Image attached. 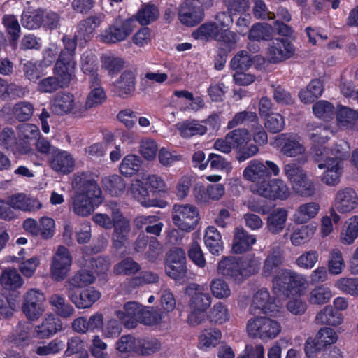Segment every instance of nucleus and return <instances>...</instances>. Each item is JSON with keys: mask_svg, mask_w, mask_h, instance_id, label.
Returning a JSON list of instances; mask_svg holds the SVG:
<instances>
[{"mask_svg": "<svg viewBox=\"0 0 358 358\" xmlns=\"http://www.w3.org/2000/svg\"><path fill=\"white\" fill-rule=\"evenodd\" d=\"M245 124L248 127H253L259 124L258 117L256 113L243 110L237 113L232 120H229L227 124L228 129H233L239 124Z\"/></svg>", "mask_w": 358, "mask_h": 358, "instance_id": "48", "label": "nucleus"}, {"mask_svg": "<svg viewBox=\"0 0 358 358\" xmlns=\"http://www.w3.org/2000/svg\"><path fill=\"white\" fill-rule=\"evenodd\" d=\"M343 320L341 312L335 310L331 306H325L319 312L315 317V322L317 324H327L330 326L340 325Z\"/></svg>", "mask_w": 358, "mask_h": 358, "instance_id": "38", "label": "nucleus"}, {"mask_svg": "<svg viewBox=\"0 0 358 358\" xmlns=\"http://www.w3.org/2000/svg\"><path fill=\"white\" fill-rule=\"evenodd\" d=\"M251 55L246 50L238 51L230 61V67L234 71H246L252 65Z\"/></svg>", "mask_w": 358, "mask_h": 358, "instance_id": "56", "label": "nucleus"}, {"mask_svg": "<svg viewBox=\"0 0 358 358\" xmlns=\"http://www.w3.org/2000/svg\"><path fill=\"white\" fill-rule=\"evenodd\" d=\"M75 73L55 63L53 68L54 76L41 80L38 83V91L52 94L59 89L66 88L75 77Z\"/></svg>", "mask_w": 358, "mask_h": 358, "instance_id": "5", "label": "nucleus"}, {"mask_svg": "<svg viewBox=\"0 0 358 358\" xmlns=\"http://www.w3.org/2000/svg\"><path fill=\"white\" fill-rule=\"evenodd\" d=\"M172 220L180 230L191 231L199 223L197 208L191 204H175L173 207Z\"/></svg>", "mask_w": 358, "mask_h": 358, "instance_id": "8", "label": "nucleus"}, {"mask_svg": "<svg viewBox=\"0 0 358 358\" xmlns=\"http://www.w3.org/2000/svg\"><path fill=\"white\" fill-rule=\"evenodd\" d=\"M252 135L248 129L238 128L228 133V140L236 152V158L239 162H244L258 153L257 145L250 143Z\"/></svg>", "mask_w": 358, "mask_h": 358, "instance_id": "4", "label": "nucleus"}, {"mask_svg": "<svg viewBox=\"0 0 358 358\" xmlns=\"http://www.w3.org/2000/svg\"><path fill=\"white\" fill-rule=\"evenodd\" d=\"M141 166L142 160L139 156L129 154L122 159L119 169L122 175L131 177L138 173Z\"/></svg>", "mask_w": 358, "mask_h": 358, "instance_id": "44", "label": "nucleus"}, {"mask_svg": "<svg viewBox=\"0 0 358 358\" xmlns=\"http://www.w3.org/2000/svg\"><path fill=\"white\" fill-rule=\"evenodd\" d=\"M72 256L69 248L59 245L50 264V272L52 280L56 282L64 280L71 269Z\"/></svg>", "mask_w": 358, "mask_h": 358, "instance_id": "9", "label": "nucleus"}, {"mask_svg": "<svg viewBox=\"0 0 358 358\" xmlns=\"http://www.w3.org/2000/svg\"><path fill=\"white\" fill-rule=\"evenodd\" d=\"M49 301L53 307V310L58 316L68 318L71 317L75 313V309L72 305L68 303L62 295L53 294L50 297Z\"/></svg>", "mask_w": 358, "mask_h": 358, "instance_id": "45", "label": "nucleus"}, {"mask_svg": "<svg viewBox=\"0 0 358 358\" xmlns=\"http://www.w3.org/2000/svg\"><path fill=\"white\" fill-rule=\"evenodd\" d=\"M159 17V10L153 4H143L136 13V20L143 26L155 22Z\"/></svg>", "mask_w": 358, "mask_h": 358, "instance_id": "57", "label": "nucleus"}, {"mask_svg": "<svg viewBox=\"0 0 358 358\" xmlns=\"http://www.w3.org/2000/svg\"><path fill=\"white\" fill-rule=\"evenodd\" d=\"M213 4V0H185L180 6L178 19L187 27H195L203 21L205 10Z\"/></svg>", "mask_w": 358, "mask_h": 358, "instance_id": "3", "label": "nucleus"}, {"mask_svg": "<svg viewBox=\"0 0 358 358\" xmlns=\"http://www.w3.org/2000/svg\"><path fill=\"white\" fill-rule=\"evenodd\" d=\"M30 324L25 322H20L16 327L15 331L11 337V341L17 346H24L29 344L30 341Z\"/></svg>", "mask_w": 358, "mask_h": 358, "instance_id": "62", "label": "nucleus"}, {"mask_svg": "<svg viewBox=\"0 0 358 358\" xmlns=\"http://www.w3.org/2000/svg\"><path fill=\"white\" fill-rule=\"evenodd\" d=\"M78 39H80V37L76 36V34L73 37L67 35L63 36L64 49L59 52L57 60L55 62L74 72H76V66L75 55Z\"/></svg>", "mask_w": 358, "mask_h": 358, "instance_id": "18", "label": "nucleus"}, {"mask_svg": "<svg viewBox=\"0 0 358 358\" xmlns=\"http://www.w3.org/2000/svg\"><path fill=\"white\" fill-rule=\"evenodd\" d=\"M160 348L161 343L155 338H137L136 353L148 356L155 353Z\"/></svg>", "mask_w": 358, "mask_h": 358, "instance_id": "54", "label": "nucleus"}, {"mask_svg": "<svg viewBox=\"0 0 358 358\" xmlns=\"http://www.w3.org/2000/svg\"><path fill=\"white\" fill-rule=\"evenodd\" d=\"M341 292L354 297H358V278H341L336 283Z\"/></svg>", "mask_w": 358, "mask_h": 358, "instance_id": "64", "label": "nucleus"}, {"mask_svg": "<svg viewBox=\"0 0 358 358\" xmlns=\"http://www.w3.org/2000/svg\"><path fill=\"white\" fill-rule=\"evenodd\" d=\"M189 289L194 290L189 301L191 309L206 312L211 304L210 294L203 292V288L197 284H192Z\"/></svg>", "mask_w": 358, "mask_h": 358, "instance_id": "32", "label": "nucleus"}, {"mask_svg": "<svg viewBox=\"0 0 358 358\" xmlns=\"http://www.w3.org/2000/svg\"><path fill=\"white\" fill-rule=\"evenodd\" d=\"M238 38L235 32L227 29L220 31L215 40L218 41V48L231 52L236 48Z\"/></svg>", "mask_w": 358, "mask_h": 358, "instance_id": "58", "label": "nucleus"}, {"mask_svg": "<svg viewBox=\"0 0 358 358\" xmlns=\"http://www.w3.org/2000/svg\"><path fill=\"white\" fill-rule=\"evenodd\" d=\"M268 50L269 60L273 64L291 58L295 52L294 45L290 40L280 38H271Z\"/></svg>", "mask_w": 358, "mask_h": 358, "instance_id": "15", "label": "nucleus"}, {"mask_svg": "<svg viewBox=\"0 0 358 358\" xmlns=\"http://www.w3.org/2000/svg\"><path fill=\"white\" fill-rule=\"evenodd\" d=\"M256 192L262 196L273 200H285L289 196V188L280 179L269 178Z\"/></svg>", "mask_w": 358, "mask_h": 358, "instance_id": "17", "label": "nucleus"}, {"mask_svg": "<svg viewBox=\"0 0 358 358\" xmlns=\"http://www.w3.org/2000/svg\"><path fill=\"white\" fill-rule=\"evenodd\" d=\"M140 265L131 257H126L114 266L113 272L117 275H130L138 273Z\"/></svg>", "mask_w": 358, "mask_h": 358, "instance_id": "63", "label": "nucleus"}, {"mask_svg": "<svg viewBox=\"0 0 358 358\" xmlns=\"http://www.w3.org/2000/svg\"><path fill=\"white\" fill-rule=\"evenodd\" d=\"M143 310V306L135 301H129L124 305V310L115 311V315L124 322L125 327L134 329L137 327Z\"/></svg>", "mask_w": 358, "mask_h": 358, "instance_id": "22", "label": "nucleus"}, {"mask_svg": "<svg viewBox=\"0 0 358 358\" xmlns=\"http://www.w3.org/2000/svg\"><path fill=\"white\" fill-rule=\"evenodd\" d=\"M62 320L57 316L50 314L45 317L42 323L35 328L36 336L38 338H48L62 329Z\"/></svg>", "mask_w": 358, "mask_h": 358, "instance_id": "29", "label": "nucleus"}, {"mask_svg": "<svg viewBox=\"0 0 358 358\" xmlns=\"http://www.w3.org/2000/svg\"><path fill=\"white\" fill-rule=\"evenodd\" d=\"M2 24L9 36L11 45H16L21 34V27L17 17L14 15H4L2 17Z\"/></svg>", "mask_w": 358, "mask_h": 358, "instance_id": "43", "label": "nucleus"}, {"mask_svg": "<svg viewBox=\"0 0 358 358\" xmlns=\"http://www.w3.org/2000/svg\"><path fill=\"white\" fill-rule=\"evenodd\" d=\"M23 283L22 278L15 269L4 270L0 275V285L8 294L20 288Z\"/></svg>", "mask_w": 358, "mask_h": 358, "instance_id": "39", "label": "nucleus"}, {"mask_svg": "<svg viewBox=\"0 0 358 358\" xmlns=\"http://www.w3.org/2000/svg\"><path fill=\"white\" fill-rule=\"evenodd\" d=\"M301 137L296 133H282L275 138V144L280 152L287 157L303 155L306 148L301 143Z\"/></svg>", "mask_w": 358, "mask_h": 358, "instance_id": "11", "label": "nucleus"}, {"mask_svg": "<svg viewBox=\"0 0 358 358\" xmlns=\"http://www.w3.org/2000/svg\"><path fill=\"white\" fill-rule=\"evenodd\" d=\"M217 271L227 279L236 284L243 282L240 258L232 256L223 257L218 263Z\"/></svg>", "mask_w": 358, "mask_h": 358, "instance_id": "19", "label": "nucleus"}, {"mask_svg": "<svg viewBox=\"0 0 358 358\" xmlns=\"http://www.w3.org/2000/svg\"><path fill=\"white\" fill-rule=\"evenodd\" d=\"M0 147L13 152L14 155L27 154L28 146L21 145L17 140L14 130L10 127H4L0 132Z\"/></svg>", "mask_w": 358, "mask_h": 358, "instance_id": "27", "label": "nucleus"}, {"mask_svg": "<svg viewBox=\"0 0 358 358\" xmlns=\"http://www.w3.org/2000/svg\"><path fill=\"white\" fill-rule=\"evenodd\" d=\"M102 21L103 20L99 15H91L81 20L77 25L76 36L80 37V40L85 42L88 41Z\"/></svg>", "mask_w": 358, "mask_h": 358, "instance_id": "31", "label": "nucleus"}, {"mask_svg": "<svg viewBox=\"0 0 358 358\" xmlns=\"http://www.w3.org/2000/svg\"><path fill=\"white\" fill-rule=\"evenodd\" d=\"M186 255L180 248L171 250L165 259V272L172 279L180 280L187 275Z\"/></svg>", "mask_w": 358, "mask_h": 358, "instance_id": "10", "label": "nucleus"}, {"mask_svg": "<svg viewBox=\"0 0 358 358\" xmlns=\"http://www.w3.org/2000/svg\"><path fill=\"white\" fill-rule=\"evenodd\" d=\"M80 68L85 75L90 77L93 83L98 80V66L94 55L88 52L83 53L80 58Z\"/></svg>", "mask_w": 358, "mask_h": 358, "instance_id": "53", "label": "nucleus"}, {"mask_svg": "<svg viewBox=\"0 0 358 358\" xmlns=\"http://www.w3.org/2000/svg\"><path fill=\"white\" fill-rule=\"evenodd\" d=\"M273 290L286 297L301 296L306 289V278L294 270L281 268L273 278Z\"/></svg>", "mask_w": 358, "mask_h": 358, "instance_id": "2", "label": "nucleus"}, {"mask_svg": "<svg viewBox=\"0 0 358 358\" xmlns=\"http://www.w3.org/2000/svg\"><path fill=\"white\" fill-rule=\"evenodd\" d=\"M136 89V76L131 71H124L115 82L113 92L119 97L126 99L132 95Z\"/></svg>", "mask_w": 358, "mask_h": 358, "instance_id": "23", "label": "nucleus"}, {"mask_svg": "<svg viewBox=\"0 0 358 358\" xmlns=\"http://www.w3.org/2000/svg\"><path fill=\"white\" fill-rule=\"evenodd\" d=\"M335 115L338 124L345 127H352L358 120L357 110L343 105H338Z\"/></svg>", "mask_w": 358, "mask_h": 358, "instance_id": "47", "label": "nucleus"}, {"mask_svg": "<svg viewBox=\"0 0 358 358\" xmlns=\"http://www.w3.org/2000/svg\"><path fill=\"white\" fill-rule=\"evenodd\" d=\"M256 237L250 235L243 227H236L234 233L232 252L235 254H242L251 250L256 243Z\"/></svg>", "mask_w": 358, "mask_h": 358, "instance_id": "28", "label": "nucleus"}, {"mask_svg": "<svg viewBox=\"0 0 358 358\" xmlns=\"http://www.w3.org/2000/svg\"><path fill=\"white\" fill-rule=\"evenodd\" d=\"M181 136L190 138L196 135H204L207 128L196 120L183 122L178 127Z\"/></svg>", "mask_w": 358, "mask_h": 358, "instance_id": "60", "label": "nucleus"}, {"mask_svg": "<svg viewBox=\"0 0 358 358\" xmlns=\"http://www.w3.org/2000/svg\"><path fill=\"white\" fill-rule=\"evenodd\" d=\"M320 208V205L316 202L301 204L294 214V220L297 224L306 223L316 216Z\"/></svg>", "mask_w": 358, "mask_h": 358, "instance_id": "42", "label": "nucleus"}, {"mask_svg": "<svg viewBox=\"0 0 358 358\" xmlns=\"http://www.w3.org/2000/svg\"><path fill=\"white\" fill-rule=\"evenodd\" d=\"M314 115L324 121H331L335 115L334 106L328 101L320 100L313 105Z\"/></svg>", "mask_w": 358, "mask_h": 358, "instance_id": "55", "label": "nucleus"}, {"mask_svg": "<svg viewBox=\"0 0 358 358\" xmlns=\"http://www.w3.org/2000/svg\"><path fill=\"white\" fill-rule=\"evenodd\" d=\"M102 185L112 196H118L125 190L126 184L123 178L118 175H112L102 179Z\"/></svg>", "mask_w": 358, "mask_h": 358, "instance_id": "46", "label": "nucleus"}, {"mask_svg": "<svg viewBox=\"0 0 358 358\" xmlns=\"http://www.w3.org/2000/svg\"><path fill=\"white\" fill-rule=\"evenodd\" d=\"M247 331L250 336L264 341L275 338L281 331V326L271 318L257 317L248 320Z\"/></svg>", "mask_w": 358, "mask_h": 358, "instance_id": "7", "label": "nucleus"}, {"mask_svg": "<svg viewBox=\"0 0 358 358\" xmlns=\"http://www.w3.org/2000/svg\"><path fill=\"white\" fill-rule=\"evenodd\" d=\"M135 20L131 18H115L114 22L103 30L99 35V41L105 44H115L123 41L134 31Z\"/></svg>", "mask_w": 358, "mask_h": 358, "instance_id": "6", "label": "nucleus"}, {"mask_svg": "<svg viewBox=\"0 0 358 358\" xmlns=\"http://www.w3.org/2000/svg\"><path fill=\"white\" fill-rule=\"evenodd\" d=\"M292 186L294 192L301 196L309 197L315 194V184L308 178L306 173L294 182Z\"/></svg>", "mask_w": 358, "mask_h": 358, "instance_id": "52", "label": "nucleus"}, {"mask_svg": "<svg viewBox=\"0 0 358 358\" xmlns=\"http://www.w3.org/2000/svg\"><path fill=\"white\" fill-rule=\"evenodd\" d=\"M308 136L312 142L315 143L313 146V150L315 152V160L317 162H322L324 155H327L329 151L327 148L323 146L329 140L327 129L325 127L320 125L309 130Z\"/></svg>", "mask_w": 358, "mask_h": 358, "instance_id": "24", "label": "nucleus"}, {"mask_svg": "<svg viewBox=\"0 0 358 358\" xmlns=\"http://www.w3.org/2000/svg\"><path fill=\"white\" fill-rule=\"evenodd\" d=\"M69 299L78 309H86L101 298V292L93 287H87L78 289L77 288L66 289Z\"/></svg>", "mask_w": 358, "mask_h": 358, "instance_id": "13", "label": "nucleus"}, {"mask_svg": "<svg viewBox=\"0 0 358 358\" xmlns=\"http://www.w3.org/2000/svg\"><path fill=\"white\" fill-rule=\"evenodd\" d=\"M94 280L95 277L92 271L85 269L80 270L69 280V285L67 289L85 288L90 287L89 285Z\"/></svg>", "mask_w": 358, "mask_h": 358, "instance_id": "49", "label": "nucleus"}, {"mask_svg": "<svg viewBox=\"0 0 358 358\" xmlns=\"http://www.w3.org/2000/svg\"><path fill=\"white\" fill-rule=\"evenodd\" d=\"M252 307L270 315H273L278 310L275 299L270 296L266 289H261L255 294Z\"/></svg>", "mask_w": 358, "mask_h": 358, "instance_id": "30", "label": "nucleus"}, {"mask_svg": "<svg viewBox=\"0 0 358 358\" xmlns=\"http://www.w3.org/2000/svg\"><path fill=\"white\" fill-rule=\"evenodd\" d=\"M324 162L318 164L320 169H326L323 173L322 180L327 185L335 186L340 181V177L342 174L341 160L338 157L323 158Z\"/></svg>", "mask_w": 358, "mask_h": 358, "instance_id": "20", "label": "nucleus"}, {"mask_svg": "<svg viewBox=\"0 0 358 358\" xmlns=\"http://www.w3.org/2000/svg\"><path fill=\"white\" fill-rule=\"evenodd\" d=\"M121 217L122 216L121 215ZM113 227L114 228L113 245L115 249L119 250L122 248L127 240L130 231V224L127 220L122 217L114 220Z\"/></svg>", "mask_w": 358, "mask_h": 358, "instance_id": "34", "label": "nucleus"}, {"mask_svg": "<svg viewBox=\"0 0 358 358\" xmlns=\"http://www.w3.org/2000/svg\"><path fill=\"white\" fill-rule=\"evenodd\" d=\"M287 220V211L285 208H277L270 213L266 219V229L272 234H278L283 231Z\"/></svg>", "mask_w": 358, "mask_h": 358, "instance_id": "33", "label": "nucleus"}, {"mask_svg": "<svg viewBox=\"0 0 358 358\" xmlns=\"http://www.w3.org/2000/svg\"><path fill=\"white\" fill-rule=\"evenodd\" d=\"M51 112L58 116L76 115L78 113V103L74 95L66 92H59L53 96L50 101Z\"/></svg>", "mask_w": 358, "mask_h": 358, "instance_id": "12", "label": "nucleus"}, {"mask_svg": "<svg viewBox=\"0 0 358 358\" xmlns=\"http://www.w3.org/2000/svg\"><path fill=\"white\" fill-rule=\"evenodd\" d=\"M266 166L262 162L257 160L250 161L248 166L243 171L245 179L255 183V190L264 185L268 178V172L266 171Z\"/></svg>", "mask_w": 358, "mask_h": 358, "instance_id": "25", "label": "nucleus"}, {"mask_svg": "<svg viewBox=\"0 0 358 358\" xmlns=\"http://www.w3.org/2000/svg\"><path fill=\"white\" fill-rule=\"evenodd\" d=\"M95 176L91 171L78 172L74 175L73 211L78 216L91 215L104 201V195Z\"/></svg>", "mask_w": 358, "mask_h": 358, "instance_id": "1", "label": "nucleus"}, {"mask_svg": "<svg viewBox=\"0 0 358 358\" xmlns=\"http://www.w3.org/2000/svg\"><path fill=\"white\" fill-rule=\"evenodd\" d=\"M273 34V27L267 23H255L250 28L248 38L250 41H269Z\"/></svg>", "mask_w": 358, "mask_h": 358, "instance_id": "51", "label": "nucleus"}, {"mask_svg": "<svg viewBox=\"0 0 358 358\" xmlns=\"http://www.w3.org/2000/svg\"><path fill=\"white\" fill-rule=\"evenodd\" d=\"M45 296L36 289H31L24 296L22 311L30 320L38 319L44 311Z\"/></svg>", "mask_w": 358, "mask_h": 358, "instance_id": "14", "label": "nucleus"}, {"mask_svg": "<svg viewBox=\"0 0 358 358\" xmlns=\"http://www.w3.org/2000/svg\"><path fill=\"white\" fill-rule=\"evenodd\" d=\"M10 205L15 210L31 211L34 209L35 200L27 196L24 193H17L8 198Z\"/></svg>", "mask_w": 358, "mask_h": 358, "instance_id": "61", "label": "nucleus"}, {"mask_svg": "<svg viewBox=\"0 0 358 358\" xmlns=\"http://www.w3.org/2000/svg\"><path fill=\"white\" fill-rule=\"evenodd\" d=\"M17 294H7V292L0 294V314L8 319L13 316L17 307Z\"/></svg>", "mask_w": 358, "mask_h": 358, "instance_id": "59", "label": "nucleus"}, {"mask_svg": "<svg viewBox=\"0 0 358 358\" xmlns=\"http://www.w3.org/2000/svg\"><path fill=\"white\" fill-rule=\"evenodd\" d=\"M334 202L335 208L339 213H346L357 206L358 196L354 189L345 187L336 193Z\"/></svg>", "mask_w": 358, "mask_h": 358, "instance_id": "21", "label": "nucleus"}, {"mask_svg": "<svg viewBox=\"0 0 358 358\" xmlns=\"http://www.w3.org/2000/svg\"><path fill=\"white\" fill-rule=\"evenodd\" d=\"M40 134L38 127L33 124H22L17 127V136L21 145L28 146L27 153L31 150V143L35 141Z\"/></svg>", "mask_w": 358, "mask_h": 358, "instance_id": "40", "label": "nucleus"}, {"mask_svg": "<svg viewBox=\"0 0 358 358\" xmlns=\"http://www.w3.org/2000/svg\"><path fill=\"white\" fill-rule=\"evenodd\" d=\"M323 91L322 81L320 79H313L306 89L299 92V97L304 103H312L322 96Z\"/></svg>", "mask_w": 358, "mask_h": 358, "instance_id": "37", "label": "nucleus"}, {"mask_svg": "<svg viewBox=\"0 0 358 358\" xmlns=\"http://www.w3.org/2000/svg\"><path fill=\"white\" fill-rule=\"evenodd\" d=\"M43 8L24 10L21 15L20 22L22 27L29 30H36L41 28L43 18Z\"/></svg>", "mask_w": 358, "mask_h": 358, "instance_id": "36", "label": "nucleus"}, {"mask_svg": "<svg viewBox=\"0 0 358 358\" xmlns=\"http://www.w3.org/2000/svg\"><path fill=\"white\" fill-rule=\"evenodd\" d=\"M332 297L330 288L324 285L315 286L309 293L308 300L310 304L323 305Z\"/></svg>", "mask_w": 358, "mask_h": 358, "instance_id": "50", "label": "nucleus"}, {"mask_svg": "<svg viewBox=\"0 0 358 358\" xmlns=\"http://www.w3.org/2000/svg\"><path fill=\"white\" fill-rule=\"evenodd\" d=\"M129 192L131 195L142 206L145 207L155 206L157 201L150 199V191L144 182L136 180L131 184Z\"/></svg>", "mask_w": 358, "mask_h": 358, "instance_id": "35", "label": "nucleus"}, {"mask_svg": "<svg viewBox=\"0 0 358 358\" xmlns=\"http://www.w3.org/2000/svg\"><path fill=\"white\" fill-rule=\"evenodd\" d=\"M204 241L206 246L213 255H218L223 250L221 234L213 226H208L206 228Z\"/></svg>", "mask_w": 358, "mask_h": 358, "instance_id": "41", "label": "nucleus"}, {"mask_svg": "<svg viewBox=\"0 0 358 358\" xmlns=\"http://www.w3.org/2000/svg\"><path fill=\"white\" fill-rule=\"evenodd\" d=\"M285 260L284 252L280 247H274L266 257L262 274L265 278L274 277L280 271Z\"/></svg>", "mask_w": 358, "mask_h": 358, "instance_id": "26", "label": "nucleus"}, {"mask_svg": "<svg viewBox=\"0 0 358 358\" xmlns=\"http://www.w3.org/2000/svg\"><path fill=\"white\" fill-rule=\"evenodd\" d=\"M49 165L57 173L67 175L73 171L75 162L72 155L67 151L53 148L49 159Z\"/></svg>", "mask_w": 358, "mask_h": 358, "instance_id": "16", "label": "nucleus"}]
</instances>
